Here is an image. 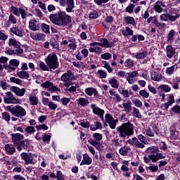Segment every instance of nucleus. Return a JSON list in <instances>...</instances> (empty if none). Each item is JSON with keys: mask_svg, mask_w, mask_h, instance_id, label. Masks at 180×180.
<instances>
[{"mask_svg": "<svg viewBox=\"0 0 180 180\" xmlns=\"http://www.w3.org/2000/svg\"><path fill=\"white\" fill-rule=\"evenodd\" d=\"M108 84H110V85H111V86L112 88H119V84L117 83V79H116L115 77L111 78Z\"/></svg>", "mask_w": 180, "mask_h": 180, "instance_id": "36", "label": "nucleus"}, {"mask_svg": "<svg viewBox=\"0 0 180 180\" xmlns=\"http://www.w3.org/2000/svg\"><path fill=\"white\" fill-rule=\"evenodd\" d=\"M148 158L152 161V162H157L158 160H162L165 158V156L162 155V153H156V155H150Z\"/></svg>", "mask_w": 180, "mask_h": 180, "instance_id": "19", "label": "nucleus"}, {"mask_svg": "<svg viewBox=\"0 0 180 180\" xmlns=\"http://www.w3.org/2000/svg\"><path fill=\"white\" fill-rule=\"evenodd\" d=\"M101 58H103V60H110V58H112V54L105 53L101 55Z\"/></svg>", "mask_w": 180, "mask_h": 180, "instance_id": "60", "label": "nucleus"}, {"mask_svg": "<svg viewBox=\"0 0 180 180\" xmlns=\"http://www.w3.org/2000/svg\"><path fill=\"white\" fill-rule=\"evenodd\" d=\"M146 153L150 154V155H155L160 153V149L157 146H150L146 149Z\"/></svg>", "mask_w": 180, "mask_h": 180, "instance_id": "22", "label": "nucleus"}, {"mask_svg": "<svg viewBox=\"0 0 180 180\" xmlns=\"http://www.w3.org/2000/svg\"><path fill=\"white\" fill-rule=\"evenodd\" d=\"M99 78L105 79L108 77V73L105 70H99L97 72Z\"/></svg>", "mask_w": 180, "mask_h": 180, "instance_id": "47", "label": "nucleus"}, {"mask_svg": "<svg viewBox=\"0 0 180 180\" xmlns=\"http://www.w3.org/2000/svg\"><path fill=\"white\" fill-rule=\"evenodd\" d=\"M48 106L49 109H51V110H56V109H57V108L58 107L57 104L53 103V101H50L48 104Z\"/></svg>", "mask_w": 180, "mask_h": 180, "instance_id": "62", "label": "nucleus"}, {"mask_svg": "<svg viewBox=\"0 0 180 180\" xmlns=\"http://www.w3.org/2000/svg\"><path fill=\"white\" fill-rule=\"evenodd\" d=\"M20 102H22V100L15 98L12 92L8 91L6 93V96L4 97V103L11 105H18L20 104Z\"/></svg>", "mask_w": 180, "mask_h": 180, "instance_id": "6", "label": "nucleus"}, {"mask_svg": "<svg viewBox=\"0 0 180 180\" xmlns=\"http://www.w3.org/2000/svg\"><path fill=\"white\" fill-rule=\"evenodd\" d=\"M41 29L44 33H50V26L45 23L41 24Z\"/></svg>", "mask_w": 180, "mask_h": 180, "instance_id": "52", "label": "nucleus"}, {"mask_svg": "<svg viewBox=\"0 0 180 180\" xmlns=\"http://www.w3.org/2000/svg\"><path fill=\"white\" fill-rule=\"evenodd\" d=\"M150 78L152 81H155L156 82H160V81H162V75L157 72H152L150 73Z\"/></svg>", "mask_w": 180, "mask_h": 180, "instance_id": "21", "label": "nucleus"}, {"mask_svg": "<svg viewBox=\"0 0 180 180\" xmlns=\"http://www.w3.org/2000/svg\"><path fill=\"white\" fill-rule=\"evenodd\" d=\"M68 42L70 43L68 44V47L70 48V50H72V51L77 50V41H75V39H70Z\"/></svg>", "mask_w": 180, "mask_h": 180, "instance_id": "31", "label": "nucleus"}, {"mask_svg": "<svg viewBox=\"0 0 180 180\" xmlns=\"http://www.w3.org/2000/svg\"><path fill=\"white\" fill-rule=\"evenodd\" d=\"M70 101L71 100L67 97H63L60 99V102H61L62 105H63L64 106L68 105V103H70Z\"/></svg>", "mask_w": 180, "mask_h": 180, "instance_id": "56", "label": "nucleus"}, {"mask_svg": "<svg viewBox=\"0 0 180 180\" xmlns=\"http://www.w3.org/2000/svg\"><path fill=\"white\" fill-rule=\"evenodd\" d=\"M60 79L62 82H64L63 86H65L66 88H70V86H71V84H72L71 82L74 81V79H75V77H74V75L71 71H67L61 76Z\"/></svg>", "mask_w": 180, "mask_h": 180, "instance_id": "5", "label": "nucleus"}, {"mask_svg": "<svg viewBox=\"0 0 180 180\" xmlns=\"http://www.w3.org/2000/svg\"><path fill=\"white\" fill-rule=\"evenodd\" d=\"M118 92H120V94L121 95H122V96L124 98H129L130 96L129 93V90H127V89H119Z\"/></svg>", "mask_w": 180, "mask_h": 180, "instance_id": "41", "label": "nucleus"}, {"mask_svg": "<svg viewBox=\"0 0 180 180\" xmlns=\"http://www.w3.org/2000/svg\"><path fill=\"white\" fill-rule=\"evenodd\" d=\"M92 164V158L88 155V154L83 155V160L80 163V165H91Z\"/></svg>", "mask_w": 180, "mask_h": 180, "instance_id": "20", "label": "nucleus"}, {"mask_svg": "<svg viewBox=\"0 0 180 180\" xmlns=\"http://www.w3.org/2000/svg\"><path fill=\"white\" fill-rule=\"evenodd\" d=\"M75 8L74 0H67L66 1V12H72V9Z\"/></svg>", "mask_w": 180, "mask_h": 180, "instance_id": "25", "label": "nucleus"}, {"mask_svg": "<svg viewBox=\"0 0 180 180\" xmlns=\"http://www.w3.org/2000/svg\"><path fill=\"white\" fill-rule=\"evenodd\" d=\"M128 143L134 147H137V148H144V143H139V139L136 137L129 139Z\"/></svg>", "mask_w": 180, "mask_h": 180, "instance_id": "16", "label": "nucleus"}, {"mask_svg": "<svg viewBox=\"0 0 180 180\" xmlns=\"http://www.w3.org/2000/svg\"><path fill=\"white\" fill-rule=\"evenodd\" d=\"M11 82L13 84H17V85H22V80L15 77H11L10 78Z\"/></svg>", "mask_w": 180, "mask_h": 180, "instance_id": "54", "label": "nucleus"}, {"mask_svg": "<svg viewBox=\"0 0 180 180\" xmlns=\"http://www.w3.org/2000/svg\"><path fill=\"white\" fill-rule=\"evenodd\" d=\"M132 115L135 117H137V119H141V117H143L141 114H140V110H139V109H137L136 108H133Z\"/></svg>", "mask_w": 180, "mask_h": 180, "instance_id": "39", "label": "nucleus"}, {"mask_svg": "<svg viewBox=\"0 0 180 180\" xmlns=\"http://www.w3.org/2000/svg\"><path fill=\"white\" fill-rule=\"evenodd\" d=\"M77 103L79 105H81V106H86L88 103H89V101L86 99L85 98H80L77 100Z\"/></svg>", "mask_w": 180, "mask_h": 180, "instance_id": "40", "label": "nucleus"}, {"mask_svg": "<svg viewBox=\"0 0 180 180\" xmlns=\"http://www.w3.org/2000/svg\"><path fill=\"white\" fill-rule=\"evenodd\" d=\"M29 27L32 32H37L39 30V22L36 20H31L29 22Z\"/></svg>", "mask_w": 180, "mask_h": 180, "instance_id": "18", "label": "nucleus"}, {"mask_svg": "<svg viewBox=\"0 0 180 180\" xmlns=\"http://www.w3.org/2000/svg\"><path fill=\"white\" fill-rule=\"evenodd\" d=\"M36 129L37 130H48L49 127H47L46 124H42L37 125Z\"/></svg>", "mask_w": 180, "mask_h": 180, "instance_id": "58", "label": "nucleus"}, {"mask_svg": "<svg viewBox=\"0 0 180 180\" xmlns=\"http://www.w3.org/2000/svg\"><path fill=\"white\" fill-rule=\"evenodd\" d=\"M19 12H20L19 13L20 15H21L22 19H26V18H27V16H33V15L32 13H26L25 9H23L22 8H19Z\"/></svg>", "mask_w": 180, "mask_h": 180, "instance_id": "32", "label": "nucleus"}, {"mask_svg": "<svg viewBox=\"0 0 180 180\" xmlns=\"http://www.w3.org/2000/svg\"><path fill=\"white\" fill-rule=\"evenodd\" d=\"M131 101L136 108H142L143 103L138 98H131Z\"/></svg>", "mask_w": 180, "mask_h": 180, "instance_id": "43", "label": "nucleus"}, {"mask_svg": "<svg viewBox=\"0 0 180 180\" xmlns=\"http://www.w3.org/2000/svg\"><path fill=\"white\" fill-rule=\"evenodd\" d=\"M11 32L15 34V36H18V37H23V30L22 27H13L11 28Z\"/></svg>", "mask_w": 180, "mask_h": 180, "instance_id": "17", "label": "nucleus"}, {"mask_svg": "<svg viewBox=\"0 0 180 180\" xmlns=\"http://www.w3.org/2000/svg\"><path fill=\"white\" fill-rule=\"evenodd\" d=\"M29 101L30 105H32V106H35L36 105L39 104V98L34 95H30Z\"/></svg>", "mask_w": 180, "mask_h": 180, "instance_id": "28", "label": "nucleus"}, {"mask_svg": "<svg viewBox=\"0 0 180 180\" xmlns=\"http://www.w3.org/2000/svg\"><path fill=\"white\" fill-rule=\"evenodd\" d=\"M8 22H11L13 25H16V23H18V20L13 16V14H10L8 16Z\"/></svg>", "mask_w": 180, "mask_h": 180, "instance_id": "51", "label": "nucleus"}, {"mask_svg": "<svg viewBox=\"0 0 180 180\" xmlns=\"http://www.w3.org/2000/svg\"><path fill=\"white\" fill-rule=\"evenodd\" d=\"M124 20H125L127 25H133V26L136 25V20H134V18L133 17L126 16L124 17Z\"/></svg>", "mask_w": 180, "mask_h": 180, "instance_id": "33", "label": "nucleus"}, {"mask_svg": "<svg viewBox=\"0 0 180 180\" xmlns=\"http://www.w3.org/2000/svg\"><path fill=\"white\" fill-rule=\"evenodd\" d=\"M160 88L162 92H169L171 91V87H169L168 85L162 84L160 86Z\"/></svg>", "mask_w": 180, "mask_h": 180, "instance_id": "53", "label": "nucleus"}, {"mask_svg": "<svg viewBox=\"0 0 180 180\" xmlns=\"http://www.w3.org/2000/svg\"><path fill=\"white\" fill-rule=\"evenodd\" d=\"M130 150V148L129 147H122L120 149V154H121V155H127V153H129V150Z\"/></svg>", "mask_w": 180, "mask_h": 180, "instance_id": "45", "label": "nucleus"}, {"mask_svg": "<svg viewBox=\"0 0 180 180\" xmlns=\"http://www.w3.org/2000/svg\"><path fill=\"white\" fill-rule=\"evenodd\" d=\"M94 126H91L90 127V130H91V131H95V130H98V129H102V123L96 121V122H94Z\"/></svg>", "mask_w": 180, "mask_h": 180, "instance_id": "35", "label": "nucleus"}, {"mask_svg": "<svg viewBox=\"0 0 180 180\" xmlns=\"http://www.w3.org/2000/svg\"><path fill=\"white\" fill-rule=\"evenodd\" d=\"M93 137L96 141H101V140H102V139H103L102 135L99 133L94 134Z\"/></svg>", "mask_w": 180, "mask_h": 180, "instance_id": "57", "label": "nucleus"}, {"mask_svg": "<svg viewBox=\"0 0 180 180\" xmlns=\"http://www.w3.org/2000/svg\"><path fill=\"white\" fill-rule=\"evenodd\" d=\"M11 13H13V15H15V16H20V14L19 13V8L15 7V6H11Z\"/></svg>", "mask_w": 180, "mask_h": 180, "instance_id": "49", "label": "nucleus"}, {"mask_svg": "<svg viewBox=\"0 0 180 180\" xmlns=\"http://www.w3.org/2000/svg\"><path fill=\"white\" fill-rule=\"evenodd\" d=\"M17 75L19 78H21V79H27V78L30 77L29 72L23 70L18 72Z\"/></svg>", "mask_w": 180, "mask_h": 180, "instance_id": "30", "label": "nucleus"}, {"mask_svg": "<svg viewBox=\"0 0 180 180\" xmlns=\"http://www.w3.org/2000/svg\"><path fill=\"white\" fill-rule=\"evenodd\" d=\"M7 110L17 117H20V119H22L23 116H26V110L20 105H15V108H13L11 106H7Z\"/></svg>", "mask_w": 180, "mask_h": 180, "instance_id": "4", "label": "nucleus"}, {"mask_svg": "<svg viewBox=\"0 0 180 180\" xmlns=\"http://www.w3.org/2000/svg\"><path fill=\"white\" fill-rule=\"evenodd\" d=\"M174 71H175V65L167 68L166 69V74H167V75H172V74H174Z\"/></svg>", "mask_w": 180, "mask_h": 180, "instance_id": "50", "label": "nucleus"}, {"mask_svg": "<svg viewBox=\"0 0 180 180\" xmlns=\"http://www.w3.org/2000/svg\"><path fill=\"white\" fill-rule=\"evenodd\" d=\"M103 63H104L103 68L107 70L108 72H109L110 74L112 73L113 72V68L110 66L109 63H108V62L106 61H103Z\"/></svg>", "mask_w": 180, "mask_h": 180, "instance_id": "48", "label": "nucleus"}, {"mask_svg": "<svg viewBox=\"0 0 180 180\" xmlns=\"http://www.w3.org/2000/svg\"><path fill=\"white\" fill-rule=\"evenodd\" d=\"M180 15L178 13H172L169 14V20L171 22H175L177 19H179Z\"/></svg>", "mask_w": 180, "mask_h": 180, "instance_id": "38", "label": "nucleus"}, {"mask_svg": "<svg viewBox=\"0 0 180 180\" xmlns=\"http://www.w3.org/2000/svg\"><path fill=\"white\" fill-rule=\"evenodd\" d=\"M25 131L26 134H33V133H34V131H36V129H34V127L28 126V127H25Z\"/></svg>", "mask_w": 180, "mask_h": 180, "instance_id": "44", "label": "nucleus"}, {"mask_svg": "<svg viewBox=\"0 0 180 180\" xmlns=\"http://www.w3.org/2000/svg\"><path fill=\"white\" fill-rule=\"evenodd\" d=\"M91 47H95V46H100L101 47H105L109 49L113 46V42H109L106 39H100V42H94L90 44Z\"/></svg>", "mask_w": 180, "mask_h": 180, "instance_id": "10", "label": "nucleus"}, {"mask_svg": "<svg viewBox=\"0 0 180 180\" xmlns=\"http://www.w3.org/2000/svg\"><path fill=\"white\" fill-rule=\"evenodd\" d=\"M85 92L89 96H92V95L96 96L98 95V91L94 87H89L85 89Z\"/></svg>", "mask_w": 180, "mask_h": 180, "instance_id": "29", "label": "nucleus"}, {"mask_svg": "<svg viewBox=\"0 0 180 180\" xmlns=\"http://www.w3.org/2000/svg\"><path fill=\"white\" fill-rule=\"evenodd\" d=\"M122 33L124 36H133V30H131L129 27H126L125 30H122Z\"/></svg>", "mask_w": 180, "mask_h": 180, "instance_id": "37", "label": "nucleus"}, {"mask_svg": "<svg viewBox=\"0 0 180 180\" xmlns=\"http://www.w3.org/2000/svg\"><path fill=\"white\" fill-rule=\"evenodd\" d=\"M90 108L91 109H92L94 115H96L97 116H98V117H100L101 120H105V118L103 117V115H105L104 110H102V108L98 107V105H96V104L95 103L91 104Z\"/></svg>", "mask_w": 180, "mask_h": 180, "instance_id": "9", "label": "nucleus"}, {"mask_svg": "<svg viewBox=\"0 0 180 180\" xmlns=\"http://www.w3.org/2000/svg\"><path fill=\"white\" fill-rule=\"evenodd\" d=\"M125 67H128V68H131V67H134V61L131 59H127L124 62Z\"/></svg>", "mask_w": 180, "mask_h": 180, "instance_id": "46", "label": "nucleus"}, {"mask_svg": "<svg viewBox=\"0 0 180 180\" xmlns=\"http://www.w3.org/2000/svg\"><path fill=\"white\" fill-rule=\"evenodd\" d=\"M24 136L20 134H11V140L14 144L17 147V150L18 151H22V148H20V143L22 140L24 139Z\"/></svg>", "mask_w": 180, "mask_h": 180, "instance_id": "7", "label": "nucleus"}, {"mask_svg": "<svg viewBox=\"0 0 180 180\" xmlns=\"http://www.w3.org/2000/svg\"><path fill=\"white\" fill-rule=\"evenodd\" d=\"M49 68L56 70L58 68V58L54 53L49 54L45 60Z\"/></svg>", "mask_w": 180, "mask_h": 180, "instance_id": "3", "label": "nucleus"}, {"mask_svg": "<svg viewBox=\"0 0 180 180\" xmlns=\"http://www.w3.org/2000/svg\"><path fill=\"white\" fill-rule=\"evenodd\" d=\"M139 77V72L133 71L131 72L127 73V81L128 84H133L135 81H137L136 78Z\"/></svg>", "mask_w": 180, "mask_h": 180, "instance_id": "11", "label": "nucleus"}, {"mask_svg": "<svg viewBox=\"0 0 180 180\" xmlns=\"http://www.w3.org/2000/svg\"><path fill=\"white\" fill-rule=\"evenodd\" d=\"M49 19L53 25L59 27H65L67 25L71 23V16L65 14V12L59 11L57 13L51 14Z\"/></svg>", "mask_w": 180, "mask_h": 180, "instance_id": "1", "label": "nucleus"}, {"mask_svg": "<svg viewBox=\"0 0 180 180\" xmlns=\"http://www.w3.org/2000/svg\"><path fill=\"white\" fill-rule=\"evenodd\" d=\"M105 122L109 124L110 129H116V125L117 124V120H114L113 117L110 115V114H106L105 117Z\"/></svg>", "mask_w": 180, "mask_h": 180, "instance_id": "13", "label": "nucleus"}, {"mask_svg": "<svg viewBox=\"0 0 180 180\" xmlns=\"http://www.w3.org/2000/svg\"><path fill=\"white\" fill-rule=\"evenodd\" d=\"M41 86H42V88H46L49 91H52L53 92H60V89L49 81L42 83Z\"/></svg>", "mask_w": 180, "mask_h": 180, "instance_id": "12", "label": "nucleus"}, {"mask_svg": "<svg viewBox=\"0 0 180 180\" xmlns=\"http://www.w3.org/2000/svg\"><path fill=\"white\" fill-rule=\"evenodd\" d=\"M134 9V4H129V5L126 8V12H129V13H131Z\"/></svg>", "mask_w": 180, "mask_h": 180, "instance_id": "64", "label": "nucleus"}, {"mask_svg": "<svg viewBox=\"0 0 180 180\" xmlns=\"http://www.w3.org/2000/svg\"><path fill=\"white\" fill-rule=\"evenodd\" d=\"M21 158L24 160L25 164H34V161H33V155L30 153H21Z\"/></svg>", "mask_w": 180, "mask_h": 180, "instance_id": "15", "label": "nucleus"}, {"mask_svg": "<svg viewBox=\"0 0 180 180\" xmlns=\"http://www.w3.org/2000/svg\"><path fill=\"white\" fill-rule=\"evenodd\" d=\"M175 36V30H171L167 34V41L172 40V38Z\"/></svg>", "mask_w": 180, "mask_h": 180, "instance_id": "55", "label": "nucleus"}, {"mask_svg": "<svg viewBox=\"0 0 180 180\" xmlns=\"http://www.w3.org/2000/svg\"><path fill=\"white\" fill-rule=\"evenodd\" d=\"M161 6L165 8V5H164L162 2L160 1H157L154 5L155 12H158V13H161V12H162V8H161Z\"/></svg>", "mask_w": 180, "mask_h": 180, "instance_id": "26", "label": "nucleus"}, {"mask_svg": "<svg viewBox=\"0 0 180 180\" xmlns=\"http://www.w3.org/2000/svg\"><path fill=\"white\" fill-rule=\"evenodd\" d=\"M5 150L8 154H13L15 151H16L15 147L10 146L9 144L5 146Z\"/></svg>", "mask_w": 180, "mask_h": 180, "instance_id": "34", "label": "nucleus"}, {"mask_svg": "<svg viewBox=\"0 0 180 180\" xmlns=\"http://www.w3.org/2000/svg\"><path fill=\"white\" fill-rule=\"evenodd\" d=\"M10 90L11 92H14L17 96H25V94H26V89L25 88L20 89L18 86H13L10 88Z\"/></svg>", "mask_w": 180, "mask_h": 180, "instance_id": "14", "label": "nucleus"}, {"mask_svg": "<svg viewBox=\"0 0 180 180\" xmlns=\"http://www.w3.org/2000/svg\"><path fill=\"white\" fill-rule=\"evenodd\" d=\"M2 117L3 119H4V120H6V122H9V120H11V115H9V113L6 112H4L2 113Z\"/></svg>", "mask_w": 180, "mask_h": 180, "instance_id": "61", "label": "nucleus"}, {"mask_svg": "<svg viewBox=\"0 0 180 180\" xmlns=\"http://www.w3.org/2000/svg\"><path fill=\"white\" fill-rule=\"evenodd\" d=\"M29 146V140L25 139L24 141H21V142L20 143L19 147L20 148H24V150H27V147Z\"/></svg>", "mask_w": 180, "mask_h": 180, "instance_id": "42", "label": "nucleus"}, {"mask_svg": "<svg viewBox=\"0 0 180 180\" xmlns=\"http://www.w3.org/2000/svg\"><path fill=\"white\" fill-rule=\"evenodd\" d=\"M8 44L9 47H13L14 49H17L15 50L17 54H23V49L20 48V42H19L18 40L13 38H11L8 39Z\"/></svg>", "mask_w": 180, "mask_h": 180, "instance_id": "8", "label": "nucleus"}, {"mask_svg": "<svg viewBox=\"0 0 180 180\" xmlns=\"http://www.w3.org/2000/svg\"><path fill=\"white\" fill-rule=\"evenodd\" d=\"M30 37L32 39H33V40H35L36 41L44 40V34H43L33 32L30 34Z\"/></svg>", "mask_w": 180, "mask_h": 180, "instance_id": "23", "label": "nucleus"}, {"mask_svg": "<svg viewBox=\"0 0 180 180\" xmlns=\"http://www.w3.org/2000/svg\"><path fill=\"white\" fill-rule=\"evenodd\" d=\"M145 57H147V52L146 51L139 53H137L136 55V58H139V59L144 58Z\"/></svg>", "mask_w": 180, "mask_h": 180, "instance_id": "63", "label": "nucleus"}, {"mask_svg": "<svg viewBox=\"0 0 180 180\" xmlns=\"http://www.w3.org/2000/svg\"><path fill=\"white\" fill-rule=\"evenodd\" d=\"M166 54L167 57L169 58H171L172 57H174L175 54V49L172 47V46H167L166 47Z\"/></svg>", "mask_w": 180, "mask_h": 180, "instance_id": "24", "label": "nucleus"}, {"mask_svg": "<svg viewBox=\"0 0 180 180\" xmlns=\"http://www.w3.org/2000/svg\"><path fill=\"white\" fill-rule=\"evenodd\" d=\"M139 95L140 96H142V98H148V96H150V94L146 90H141L139 91Z\"/></svg>", "mask_w": 180, "mask_h": 180, "instance_id": "59", "label": "nucleus"}, {"mask_svg": "<svg viewBox=\"0 0 180 180\" xmlns=\"http://www.w3.org/2000/svg\"><path fill=\"white\" fill-rule=\"evenodd\" d=\"M134 126L130 122L122 124L117 128L120 137L124 139L127 136H133L134 134Z\"/></svg>", "mask_w": 180, "mask_h": 180, "instance_id": "2", "label": "nucleus"}, {"mask_svg": "<svg viewBox=\"0 0 180 180\" xmlns=\"http://www.w3.org/2000/svg\"><path fill=\"white\" fill-rule=\"evenodd\" d=\"M124 112L126 113H130L131 112V101L128 100L127 103H122Z\"/></svg>", "mask_w": 180, "mask_h": 180, "instance_id": "27", "label": "nucleus"}]
</instances>
